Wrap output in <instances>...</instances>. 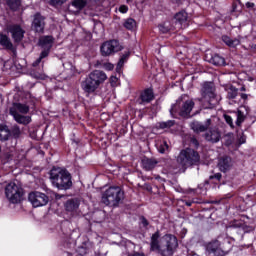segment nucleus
<instances>
[{"instance_id": "38", "label": "nucleus", "mask_w": 256, "mask_h": 256, "mask_svg": "<svg viewBox=\"0 0 256 256\" xmlns=\"http://www.w3.org/2000/svg\"><path fill=\"white\" fill-rule=\"evenodd\" d=\"M158 150L159 153H165L166 151H169V144H167V141H163L158 147Z\"/></svg>"}, {"instance_id": "14", "label": "nucleus", "mask_w": 256, "mask_h": 256, "mask_svg": "<svg viewBox=\"0 0 256 256\" xmlns=\"http://www.w3.org/2000/svg\"><path fill=\"white\" fill-rule=\"evenodd\" d=\"M31 27L35 33H45V16L41 13L34 14Z\"/></svg>"}, {"instance_id": "54", "label": "nucleus", "mask_w": 256, "mask_h": 256, "mask_svg": "<svg viewBox=\"0 0 256 256\" xmlns=\"http://www.w3.org/2000/svg\"><path fill=\"white\" fill-rule=\"evenodd\" d=\"M192 204V202H186L187 207H191Z\"/></svg>"}, {"instance_id": "22", "label": "nucleus", "mask_w": 256, "mask_h": 256, "mask_svg": "<svg viewBox=\"0 0 256 256\" xmlns=\"http://www.w3.org/2000/svg\"><path fill=\"white\" fill-rule=\"evenodd\" d=\"M38 44L42 49H51L53 47V36H41Z\"/></svg>"}, {"instance_id": "33", "label": "nucleus", "mask_w": 256, "mask_h": 256, "mask_svg": "<svg viewBox=\"0 0 256 256\" xmlns=\"http://www.w3.org/2000/svg\"><path fill=\"white\" fill-rule=\"evenodd\" d=\"M49 51H51V49H44L41 52L40 57L33 63V67H37V65L41 63V60L45 59V57H48Z\"/></svg>"}, {"instance_id": "37", "label": "nucleus", "mask_w": 256, "mask_h": 256, "mask_svg": "<svg viewBox=\"0 0 256 256\" xmlns=\"http://www.w3.org/2000/svg\"><path fill=\"white\" fill-rule=\"evenodd\" d=\"M243 121H245V115L243 114V112H241V110H238L236 125H238V127H239L241 125V123H243Z\"/></svg>"}, {"instance_id": "10", "label": "nucleus", "mask_w": 256, "mask_h": 256, "mask_svg": "<svg viewBox=\"0 0 256 256\" xmlns=\"http://www.w3.org/2000/svg\"><path fill=\"white\" fill-rule=\"evenodd\" d=\"M5 193L10 203H21L23 188L15 184V182H11L6 186Z\"/></svg>"}, {"instance_id": "13", "label": "nucleus", "mask_w": 256, "mask_h": 256, "mask_svg": "<svg viewBox=\"0 0 256 256\" xmlns=\"http://www.w3.org/2000/svg\"><path fill=\"white\" fill-rule=\"evenodd\" d=\"M188 19H189V16L187 12H185L184 10L177 12L172 18L174 29H176L177 31H181V29L187 25Z\"/></svg>"}, {"instance_id": "19", "label": "nucleus", "mask_w": 256, "mask_h": 256, "mask_svg": "<svg viewBox=\"0 0 256 256\" xmlns=\"http://www.w3.org/2000/svg\"><path fill=\"white\" fill-rule=\"evenodd\" d=\"M218 167L222 173H227L233 167V160L229 156H222L219 159Z\"/></svg>"}, {"instance_id": "17", "label": "nucleus", "mask_w": 256, "mask_h": 256, "mask_svg": "<svg viewBox=\"0 0 256 256\" xmlns=\"http://www.w3.org/2000/svg\"><path fill=\"white\" fill-rule=\"evenodd\" d=\"M79 205H81L79 199H69L64 204L65 211H67L70 215H77V211H79Z\"/></svg>"}, {"instance_id": "25", "label": "nucleus", "mask_w": 256, "mask_h": 256, "mask_svg": "<svg viewBox=\"0 0 256 256\" xmlns=\"http://www.w3.org/2000/svg\"><path fill=\"white\" fill-rule=\"evenodd\" d=\"M159 29L162 33H169V31H178L177 28H175V24H173V20H171V22H164L163 24H160Z\"/></svg>"}, {"instance_id": "47", "label": "nucleus", "mask_w": 256, "mask_h": 256, "mask_svg": "<svg viewBox=\"0 0 256 256\" xmlns=\"http://www.w3.org/2000/svg\"><path fill=\"white\" fill-rule=\"evenodd\" d=\"M141 223L144 227H147L149 225V221H147V218L141 217Z\"/></svg>"}, {"instance_id": "48", "label": "nucleus", "mask_w": 256, "mask_h": 256, "mask_svg": "<svg viewBox=\"0 0 256 256\" xmlns=\"http://www.w3.org/2000/svg\"><path fill=\"white\" fill-rule=\"evenodd\" d=\"M246 7H247V9H253V7H255V3H253V2H247V3H246Z\"/></svg>"}, {"instance_id": "52", "label": "nucleus", "mask_w": 256, "mask_h": 256, "mask_svg": "<svg viewBox=\"0 0 256 256\" xmlns=\"http://www.w3.org/2000/svg\"><path fill=\"white\" fill-rule=\"evenodd\" d=\"M251 48L253 49V51H256V44H253Z\"/></svg>"}, {"instance_id": "43", "label": "nucleus", "mask_w": 256, "mask_h": 256, "mask_svg": "<svg viewBox=\"0 0 256 256\" xmlns=\"http://www.w3.org/2000/svg\"><path fill=\"white\" fill-rule=\"evenodd\" d=\"M67 0H51L52 5H63Z\"/></svg>"}, {"instance_id": "9", "label": "nucleus", "mask_w": 256, "mask_h": 256, "mask_svg": "<svg viewBox=\"0 0 256 256\" xmlns=\"http://www.w3.org/2000/svg\"><path fill=\"white\" fill-rule=\"evenodd\" d=\"M200 160L201 157L199 156V152L191 148L182 150L177 157V163L184 169H187V167H191L192 165H197Z\"/></svg>"}, {"instance_id": "2", "label": "nucleus", "mask_w": 256, "mask_h": 256, "mask_svg": "<svg viewBox=\"0 0 256 256\" xmlns=\"http://www.w3.org/2000/svg\"><path fill=\"white\" fill-rule=\"evenodd\" d=\"M105 81H107V74L101 70H94L82 81L81 86L85 93H95Z\"/></svg>"}, {"instance_id": "49", "label": "nucleus", "mask_w": 256, "mask_h": 256, "mask_svg": "<svg viewBox=\"0 0 256 256\" xmlns=\"http://www.w3.org/2000/svg\"><path fill=\"white\" fill-rule=\"evenodd\" d=\"M240 97H241V99H243L244 101H247V99H248V96H247V94H245V93L240 94Z\"/></svg>"}, {"instance_id": "6", "label": "nucleus", "mask_w": 256, "mask_h": 256, "mask_svg": "<svg viewBox=\"0 0 256 256\" xmlns=\"http://www.w3.org/2000/svg\"><path fill=\"white\" fill-rule=\"evenodd\" d=\"M186 97L187 96H182L175 104L172 105L170 109L171 115L178 113L180 117H191V111H193V107H195V102L191 99H185Z\"/></svg>"}, {"instance_id": "8", "label": "nucleus", "mask_w": 256, "mask_h": 256, "mask_svg": "<svg viewBox=\"0 0 256 256\" xmlns=\"http://www.w3.org/2000/svg\"><path fill=\"white\" fill-rule=\"evenodd\" d=\"M124 199V192L120 187H110L102 194V203L107 207H117Z\"/></svg>"}, {"instance_id": "27", "label": "nucleus", "mask_w": 256, "mask_h": 256, "mask_svg": "<svg viewBox=\"0 0 256 256\" xmlns=\"http://www.w3.org/2000/svg\"><path fill=\"white\" fill-rule=\"evenodd\" d=\"M0 45L5 47V49H13V43L6 35L0 34Z\"/></svg>"}, {"instance_id": "36", "label": "nucleus", "mask_w": 256, "mask_h": 256, "mask_svg": "<svg viewBox=\"0 0 256 256\" xmlns=\"http://www.w3.org/2000/svg\"><path fill=\"white\" fill-rule=\"evenodd\" d=\"M30 75L32 76V77H34V79H45V73H43V72H37V71H35V70H32L31 72H30Z\"/></svg>"}, {"instance_id": "53", "label": "nucleus", "mask_w": 256, "mask_h": 256, "mask_svg": "<svg viewBox=\"0 0 256 256\" xmlns=\"http://www.w3.org/2000/svg\"><path fill=\"white\" fill-rule=\"evenodd\" d=\"M240 91H247V89L245 88V86H242V87L240 88Z\"/></svg>"}, {"instance_id": "18", "label": "nucleus", "mask_w": 256, "mask_h": 256, "mask_svg": "<svg viewBox=\"0 0 256 256\" xmlns=\"http://www.w3.org/2000/svg\"><path fill=\"white\" fill-rule=\"evenodd\" d=\"M204 139L209 143H219L221 141V131L217 128H212L204 134Z\"/></svg>"}, {"instance_id": "51", "label": "nucleus", "mask_w": 256, "mask_h": 256, "mask_svg": "<svg viewBox=\"0 0 256 256\" xmlns=\"http://www.w3.org/2000/svg\"><path fill=\"white\" fill-rule=\"evenodd\" d=\"M173 3H181V0H172Z\"/></svg>"}, {"instance_id": "4", "label": "nucleus", "mask_w": 256, "mask_h": 256, "mask_svg": "<svg viewBox=\"0 0 256 256\" xmlns=\"http://www.w3.org/2000/svg\"><path fill=\"white\" fill-rule=\"evenodd\" d=\"M202 97L199 99L204 105V109H213L219 105L220 98L215 94V86L212 82H205L201 89Z\"/></svg>"}, {"instance_id": "46", "label": "nucleus", "mask_w": 256, "mask_h": 256, "mask_svg": "<svg viewBox=\"0 0 256 256\" xmlns=\"http://www.w3.org/2000/svg\"><path fill=\"white\" fill-rule=\"evenodd\" d=\"M120 13H127L129 11V8L126 5H122L119 8Z\"/></svg>"}, {"instance_id": "50", "label": "nucleus", "mask_w": 256, "mask_h": 256, "mask_svg": "<svg viewBox=\"0 0 256 256\" xmlns=\"http://www.w3.org/2000/svg\"><path fill=\"white\" fill-rule=\"evenodd\" d=\"M239 143L240 145H243V143H245V137L241 136L239 139Z\"/></svg>"}, {"instance_id": "21", "label": "nucleus", "mask_w": 256, "mask_h": 256, "mask_svg": "<svg viewBox=\"0 0 256 256\" xmlns=\"http://www.w3.org/2000/svg\"><path fill=\"white\" fill-rule=\"evenodd\" d=\"M157 163H159L154 158H143L142 159V167L145 169V171H151L157 167Z\"/></svg>"}, {"instance_id": "1", "label": "nucleus", "mask_w": 256, "mask_h": 256, "mask_svg": "<svg viewBox=\"0 0 256 256\" xmlns=\"http://www.w3.org/2000/svg\"><path fill=\"white\" fill-rule=\"evenodd\" d=\"M179 247L177 237L166 234L161 237V233L156 231L150 239V251L160 256H173Z\"/></svg>"}, {"instance_id": "12", "label": "nucleus", "mask_w": 256, "mask_h": 256, "mask_svg": "<svg viewBox=\"0 0 256 256\" xmlns=\"http://www.w3.org/2000/svg\"><path fill=\"white\" fill-rule=\"evenodd\" d=\"M28 201L31 202L33 207H45L49 203V196L43 192H30L28 195Z\"/></svg>"}, {"instance_id": "39", "label": "nucleus", "mask_w": 256, "mask_h": 256, "mask_svg": "<svg viewBox=\"0 0 256 256\" xmlns=\"http://www.w3.org/2000/svg\"><path fill=\"white\" fill-rule=\"evenodd\" d=\"M94 217L96 218L97 223H101V221H103V219H105V212L99 211L94 214ZM97 217H100V218H97Z\"/></svg>"}, {"instance_id": "5", "label": "nucleus", "mask_w": 256, "mask_h": 256, "mask_svg": "<svg viewBox=\"0 0 256 256\" xmlns=\"http://www.w3.org/2000/svg\"><path fill=\"white\" fill-rule=\"evenodd\" d=\"M233 238H226L224 242L221 244L218 240H214L207 244L206 251L209 255L213 256H225L233 249Z\"/></svg>"}, {"instance_id": "42", "label": "nucleus", "mask_w": 256, "mask_h": 256, "mask_svg": "<svg viewBox=\"0 0 256 256\" xmlns=\"http://www.w3.org/2000/svg\"><path fill=\"white\" fill-rule=\"evenodd\" d=\"M105 63V61H103V60H97V61H95L94 62V67H96V68H102L103 69V64Z\"/></svg>"}, {"instance_id": "20", "label": "nucleus", "mask_w": 256, "mask_h": 256, "mask_svg": "<svg viewBox=\"0 0 256 256\" xmlns=\"http://www.w3.org/2000/svg\"><path fill=\"white\" fill-rule=\"evenodd\" d=\"M85 5H87V0H74L68 6V11L70 13H79V11L85 8Z\"/></svg>"}, {"instance_id": "23", "label": "nucleus", "mask_w": 256, "mask_h": 256, "mask_svg": "<svg viewBox=\"0 0 256 256\" xmlns=\"http://www.w3.org/2000/svg\"><path fill=\"white\" fill-rule=\"evenodd\" d=\"M225 91L227 92V99H236L239 95V89L231 84L224 86Z\"/></svg>"}, {"instance_id": "34", "label": "nucleus", "mask_w": 256, "mask_h": 256, "mask_svg": "<svg viewBox=\"0 0 256 256\" xmlns=\"http://www.w3.org/2000/svg\"><path fill=\"white\" fill-rule=\"evenodd\" d=\"M10 135L14 137V139H19L21 137V128L18 125H14L11 128Z\"/></svg>"}, {"instance_id": "11", "label": "nucleus", "mask_w": 256, "mask_h": 256, "mask_svg": "<svg viewBox=\"0 0 256 256\" xmlns=\"http://www.w3.org/2000/svg\"><path fill=\"white\" fill-rule=\"evenodd\" d=\"M123 47L119 44L117 40L106 41L101 45L100 51L103 57H110V55H115L119 53Z\"/></svg>"}, {"instance_id": "45", "label": "nucleus", "mask_w": 256, "mask_h": 256, "mask_svg": "<svg viewBox=\"0 0 256 256\" xmlns=\"http://www.w3.org/2000/svg\"><path fill=\"white\" fill-rule=\"evenodd\" d=\"M221 177H222L221 173H216L210 176V179H216L217 181H221Z\"/></svg>"}, {"instance_id": "31", "label": "nucleus", "mask_w": 256, "mask_h": 256, "mask_svg": "<svg viewBox=\"0 0 256 256\" xmlns=\"http://www.w3.org/2000/svg\"><path fill=\"white\" fill-rule=\"evenodd\" d=\"M6 3L12 11H17L21 7V0H6Z\"/></svg>"}, {"instance_id": "32", "label": "nucleus", "mask_w": 256, "mask_h": 256, "mask_svg": "<svg viewBox=\"0 0 256 256\" xmlns=\"http://www.w3.org/2000/svg\"><path fill=\"white\" fill-rule=\"evenodd\" d=\"M136 25H137V22H135V20L133 18H128L124 22L125 29H128L129 31H133V29H135Z\"/></svg>"}, {"instance_id": "28", "label": "nucleus", "mask_w": 256, "mask_h": 256, "mask_svg": "<svg viewBox=\"0 0 256 256\" xmlns=\"http://www.w3.org/2000/svg\"><path fill=\"white\" fill-rule=\"evenodd\" d=\"M210 63H212V65L221 67V66L225 65V58L221 57L218 54H215L214 56H212Z\"/></svg>"}, {"instance_id": "35", "label": "nucleus", "mask_w": 256, "mask_h": 256, "mask_svg": "<svg viewBox=\"0 0 256 256\" xmlns=\"http://www.w3.org/2000/svg\"><path fill=\"white\" fill-rule=\"evenodd\" d=\"M173 125H175V121L174 120H168L166 122H160L158 124V127L160 129H169L170 127H173Z\"/></svg>"}, {"instance_id": "40", "label": "nucleus", "mask_w": 256, "mask_h": 256, "mask_svg": "<svg viewBox=\"0 0 256 256\" xmlns=\"http://www.w3.org/2000/svg\"><path fill=\"white\" fill-rule=\"evenodd\" d=\"M102 69H105L106 71H113L115 69V65L111 64V62H105L102 65Z\"/></svg>"}, {"instance_id": "44", "label": "nucleus", "mask_w": 256, "mask_h": 256, "mask_svg": "<svg viewBox=\"0 0 256 256\" xmlns=\"http://www.w3.org/2000/svg\"><path fill=\"white\" fill-rule=\"evenodd\" d=\"M190 143H191L192 145H194V147H199V141H198L197 138H195V137H192V138L190 139Z\"/></svg>"}, {"instance_id": "24", "label": "nucleus", "mask_w": 256, "mask_h": 256, "mask_svg": "<svg viewBox=\"0 0 256 256\" xmlns=\"http://www.w3.org/2000/svg\"><path fill=\"white\" fill-rule=\"evenodd\" d=\"M140 99H141L142 103H151V101H153V99H155L153 90L146 89L144 92L141 93Z\"/></svg>"}, {"instance_id": "3", "label": "nucleus", "mask_w": 256, "mask_h": 256, "mask_svg": "<svg viewBox=\"0 0 256 256\" xmlns=\"http://www.w3.org/2000/svg\"><path fill=\"white\" fill-rule=\"evenodd\" d=\"M50 179L54 187L57 189L67 191L73 187V181H71V173L65 169L57 168L50 172Z\"/></svg>"}, {"instance_id": "7", "label": "nucleus", "mask_w": 256, "mask_h": 256, "mask_svg": "<svg viewBox=\"0 0 256 256\" xmlns=\"http://www.w3.org/2000/svg\"><path fill=\"white\" fill-rule=\"evenodd\" d=\"M10 115L19 125H29L31 123V116H25L29 113V106L27 104L13 103L9 109Z\"/></svg>"}, {"instance_id": "16", "label": "nucleus", "mask_w": 256, "mask_h": 256, "mask_svg": "<svg viewBox=\"0 0 256 256\" xmlns=\"http://www.w3.org/2000/svg\"><path fill=\"white\" fill-rule=\"evenodd\" d=\"M211 125H213V120H211V118H208L204 124L194 121L190 124V127L194 131V133H205V131H207V129H209Z\"/></svg>"}, {"instance_id": "29", "label": "nucleus", "mask_w": 256, "mask_h": 256, "mask_svg": "<svg viewBox=\"0 0 256 256\" xmlns=\"http://www.w3.org/2000/svg\"><path fill=\"white\" fill-rule=\"evenodd\" d=\"M129 55H130L129 52H125L121 56L120 60L117 63L116 71H121V68L123 67V65H125V63H127V59H129Z\"/></svg>"}, {"instance_id": "15", "label": "nucleus", "mask_w": 256, "mask_h": 256, "mask_svg": "<svg viewBox=\"0 0 256 256\" xmlns=\"http://www.w3.org/2000/svg\"><path fill=\"white\" fill-rule=\"evenodd\" d=\"M8 31L11 33L12 39H14V41L16 43L23 41V37L25 35V30H23V28H21V26L15 25V24L9 25Z\"/></svg>"}, {"instance_id": "26", "label": "nucleus", "mask_w": 256, "mask_h": 256, "mask_svg": "<svg viewBox=\"0 0 256 256\" xmlns=\"http://www.w3.org/2000/svg\"><path fill=\"white\" fill-rule=\"evenodd\" d=\"M222 41L228 47H237V45H240L241 43V41L238 38L231 39V37L229 36H222Z\"/></svg>"}, {"instance_id": "41", "label": "nucleus", "mask_w": 256, "mask_h": 256, "mask_svg": "<svg viewBox=\"0 0 256 256\" xmlns=\"http://www.w3.org/2000/svg\"><path fill=\"white\" fill-rule=\"evenodd\" d=\"M224 119L226 121V123L230 126V127H234L233 126V118L227 114L224 115Z\"/></svg>"}, {"instance_id": "30", "label": "nucleus", "mask_w": 256, "mask_h": 256, "mask_svg": "<svg viewBox=\"0 0 256 256\" xmlns=\"http://www.w3.org/2000/svg\"><path fill=\"white\" fill-rule=\"evenodd\" d=\"M11 135V131L7 127H0V141H7Z\"/></svg>"}]
</instances>
